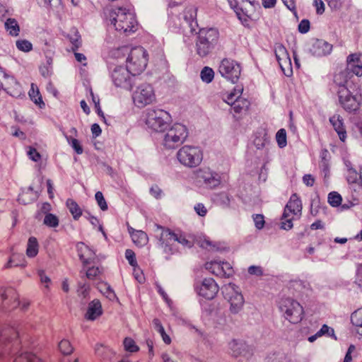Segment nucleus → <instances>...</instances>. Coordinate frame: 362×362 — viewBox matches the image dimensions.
I'll return each instance as SVG.
<instances>
[{
	"label": "nucleus",
	"mask_w": 362,
	"mask_h": 362,
	"mask_svg": "<svg viewBox=\"0 0 362 362\" xmlns=\"http://www.w3.org/2000/svg\"><path fill=\"white\" fill-rule=\"evenodd\" d=\"M327 334L328 336L334 337V329L329 327L327 325H323L320 329L317 331V335L322 337L325 334Z\"/></svg>",
	"instance_id": "052dcab7"
},
{
	"label": "nucleus",
	"mask_w": 362,
	"mask_h": 362,
	"mask_svg": "<svg viewBox=\"0 0 362 362\" xmlns=\"http://www.w3.org/2000/svg\"><path fill=\"white\" fill-rule=\"evenodd\" d=\"M218 286L212 278L204 279L200 286H196L195 290L199 296L206 300H212L218 291Z\"/></svg>",
	"instance_id": "2eb2a0df"
},
{
	"label": "nucleus",
	"mask_w": 362,
	"mask_h": 362,
	"mask_svg": "<svg viewBox=\"0 0 362 362\" xmlns=\"http://www.w3.org/2000/svg\"><path fill=\"white\" fill-rule=\"evenodd\" d=\"M348 74L351 72L357 76H362V62L357 54H351L346 59Z\"/></svg>",
	"instance_id": "4be33fe9"
},
{
	"label": "nucleus",
	"mask_w": 362,
	"mask_h": 362,
	"mask_svg": "<svg viewBox=\"0 0 362 362\" xmlns=\"http://www.w3.org/2000/svg\"><path fill=\"white\" fill-rule=\"evenodd\" d=\"M229 349L233 356H243L248 359L252 355V349L245 342L238 340H233L229 343Z\"/></svg>",
	"instance_id": "6ab92c4d"
},
{
	"label": "nucleus",
	"mask_w": 362,
	"mask_h": 362,
	"mask_svg": "<svg viewBox=\"0 0 362 362\" xmlns=\"http://www.w3.org/2000/svg\"><path fill=\"white\" fill-rule=\"evenodd\" d=\"M328 203L333 207H337L341 205L342 198L337 192H332L328 194Z\"/></svg>",
	"instance_id": "ea45409f"
},
{
	"label": "nucleus",
	"mask_w": 362,
	"mask_h": 362,
	"mask_svg": "<svg viewBox=\"0 0 362 362\" xmlns=\"http://www.w3.org/2000/svg\"><path fill=\"white\" fill-rule=\"evenodd\" d=\"M153 326L155 327V329L159 332L160 336L162 337V339L163 341L166 344H169L171 342V339L170 337L165 333V331L164 329V327H163L160 321L158 319H154L153 320Z\"/></svg>",
	"instance_id": "4c0bfd02"
},
{
	"label": "nucleus",
	"mask_w": 362,
	"mask_h": 362,
	"mask_svg": "<svg viewBox=\"0 0 362 362\" xmlns=\"http://www.w3.org/2000/svg\"><path fill=\"white\" fill-rule=\"evenodd\" d=\"M301 211V200L297 195V194H293L285 206L284 212L282 216V219L286 218L288 216V211L295 215H297L298 213H300Z\"/></svg>",
	"instance_id": "5701e85b"
},
{
	"label": "nucleus",
	"mask_w": 362,
	"mask_h": 362,
	"mask_svg": "<svg viewBox=\"0 0 362 362\" xmlns=\"http://www.w3.org/2000/svg\"><path fill=\"white\" fill-rule=\"evenodd\" d=\"M218 71L223 77L233 83H235L240 78L241 67L236 61L225 58L219 64Z\"/></svg>",
	"instance_id": "9b49d317"
},
{
	"label": "nucleus",
	"mask_w": 362,
	"mask_h": 362,
	"mask_svg": "<svg viewBox=\"0 0 362 362\" xmlns=\"http://www.w3.org/2000/svg\"><path fill=\"white\" fill-rule=\"evenodd\" d=\"M23 325L18 322L0 327V359L14 357L13 362H42L36 354L20 351L24 337Z\"/></svg>",
	"instance_id": "f257e3e1"
},
{
	"label": "nucleus",
	"mask_w": 362,
	"mask_h": 362,
	"mask_svg": "<svg viewBox=\"0 0 362 362\" xmlns=\"http://www.w3.org/2000/svg\"><path fill=\"white\" fill-rule=\"evenodd\" d=\"M5 28L12 36H18L20 32V27L15 18H9L5 22Z\"/></svg>",
	"instance_id": "72a5a7b5"
},
{
	"label": "nucleus",
	"mask_w": 362,
	"mask_h": 362,
	"mask_svg": "<svg viewBox=\"0 0 362 362\" xmlns=\"http://www.w3.org/2000/svg\"><path fill=\"white\" fill-rule=\"evenodd\" d=\"M153 231L156 233V238L158 240V247L168 256L175 254L177 250L175 242H177L188 248H191L193 246V243L187 240L182 233H175L168 228L154 223Z\"/></svg>",
	"instance_id": "7ed1b4c3"
},
{
	"label": "nucleus",
	"mask_w": 362,
	"mask_h": 362,
	"mask_svg": "<svg viewBox=\"0 0 362 362\" xmlns=\"http://www.w3.org/2000/svg\"><path fill=\"white\" fill-rule=\"evenodd\" d=\"M73 34L69 35V40L71 42L73 45V50H76L78 49V47L81 46V35H79L78 32L76 30H74L72 31Z\"/></svg>",
	"instance_id": "49530a36"
},
{
	"label": "nucleus",
	"mask_w": 362,
	"mask_h": 362,
	"mask_svg": "<svg viewBox=\"0 0 362 362\" xmlns=\"http://www.w3.org/2000/svg\"><path fill=\"white\" fill-rule=\"evenodd\" d=\"M202 316L204 317H210L215 313V306L213 303H210L207 301L200 300L199 301Z\"/></svg>",
	"instance_id": "e433bc0d"
},
{
	"label": "nucleus",
	"mask_w": 362,
	"mask_h": 362,
	"mask_svg": "<svg viewBox=\"0 0 362 362\" xmlns=\"http://www.w3.org/2000/svg\"><path fill=\"white\" fill-rule=\"evenodd\" d=\"M125 257L128 260L129 264L132 266L135 267L137 265V262L136 259V255L134 252L130 249H127L125 251Z\"/></svg>",
	"instance_id": "6e6d98bb"
},
{
	"label": "nucleus",
	"mask_w": 362,
	"mask_h": 362,
	"mask_svg": "<svg viewBox=\"0 0 362 362\" xmlns=\"http://www.w3.org/2000/svg\"><path fill=\"white\" fill-rule=\"evenodd\" d=\"M198 177L199 181L202 182L207 188L213 189L221 184V176L219 174L209 169L201 170Z\"/></svg>",
	"instance_id": "aec40b11"
},
{
	"label": "nucleus",
	"mask_w": 362,
	"mask_h": 362,
	"mask_svg": "<svg viewBox=\"0 0 362 362\" xmlns=\"http://www.w3.org/2000/svg\"><path fill=\"white\" fill-rule=\"evenodd\" d=\"M351 322L357 334L362 336V308L355 310L351 315Z\"/></svg>",
	"instance_id": "c756f323"
},
{
	"label": "nucleus",
	"mask_w": 362,
	"mask_h": 362,
	"mask_svg": "<svg viewBox=\"0 0 362 362\" xmlns=\"http://www.w3.org/2000/svg\"><path fill=\"white\" fill-rule=\"evenodd\" d=\"M111 78L117 87L126 90H130L132 87V76L127 66H116L111 73Z\"/></svg>",
	"instance_id": "ddd939ff"
},
{
	"label": "nucleus",
	"mask_w": 362,
	"mask_h": 362,
	"mask_svg": "<svg viewBox=\"0 0 362 362\" xmlns=\"http://www.w3.org/2000/svg\"><path fill=\"white\" fill-rule=\"evenodd\" d=\"M95 352L97 356L104 360L110 358L112 355L111 349L101 344L95 345Z\"/></svg>",
	"instance_id": "c9c22d12"
},
{
	"label": "nucleus",
	"mask_w": 362,
	"mask_h": 362,
	"mask_svg": "<svg viewBox=\"0 0 362 362\" xmlns=\"http://www.w3.org/2000/svg\"><path fill=\"white\" fill-rule=\"evenodd\" d=\"M346 180L349 183H356L358 182V173L354 168H350L348 169Z\"/></svg>",
	"instance_id": "5fc2aeb1"
},
{
	"label": "nucleus",
	"mask_w": 362,
	"mask_h": 362,
	"mask_svg": "<svg viewBox=\"0 0 362 362\" xmlns=\"http://www.w3.org/2000/svg\"><path fill=\"white\" fill-rule=\"evenodd\" d=\"M310 23L308 19H303L298 24V31L302 34L307 33L310 30Z\"/></svg>",
	"instance_id": "bf43d9fd"
},
{
	"label": "nucleus",
	"mask_w": 362,
	"mask_h": 362,
	"mask_svg": "<svg viewBox=\"0 0 362 362\" xmlns=\"http://www.w3.org/2000/svg\"><path fill=\"white\" fill-rule=\"evenodd\" d=\"M29 96L30 99L37 105H39L40 107L42 105L45 106V103L42 101V96L37 86L34 83L31 84V88L29 91Z\"/></svg>",
	"instance_id": "f704fd0d"
},
{
	"label": "nucleus",
	"mask_w": 362,
	"mask_h": 362,
	"mask_svg": "<svg viewBox=\"0 0 362 362\" xmlns=\"http://www.w3.org/2000/svg\"><path fill=\"white\" fill-rule=\"evenodd\" d=\"M200 77L203 82L209 83L214 78V71L211 68L204 66L201 71Z\"/></svg>",
	"instance_id": "58836bf2"
},
{
	"label": "nucleus",
	"mask_w": 362,
	"mask_h": 362,
	"mask_svg": "<svg viewBox=\"0 0 362 362\" xmlns=\"http://www.w3.org/2000/svg\"><path fill=\"white\" fill-rule=\"evenodd\" d=\"M101 271L99 267H92L88 268L86 273V276L88 279H93L96 277L99 274H100Z\"/></svg>",
	"instance_id": "e2e57ef3"
},
{
	"label": "nucleus",
	"mask_w": 362,
	"mask_h": 362,
	"mask_svg": "<svg viewBox=\"0 0 362 362\" xmlns=\"http://www.w3.org/2000/svg\"><path fill=\"white\" fill-rule=\"evenodd\" d=\"M248 273L252 275H256V276H262L263 274V271L261 267L259 266H250L248 268Z\"/></svg>",
	"instance_id": "774afa93"
},
{
	"label": "nucleus",
	"mask_w": 362,
	"mask_h": 362,
	"mask_svg": "<svg viewBox=\"0 0 362 362\" xmlns=\"http://www.w3.org/2000/svg\"><path fill=\"white\" fill-rule=\"evenodd\" d=\"M132 241L139 247L146 245L148 241V235L142 230H136L132 227L128 228Z\"/></svg>",
	"instance_id": "bb28decb"
},
{
	"label": "nucleus",
	"mask_w": 362,
	"mask_h": 362,
	"mask_svg": "<svg viewBox=\"0 0 362 362\" xmlns=\"http://www.w3.org/2000/svg\"><path fill=\"white\" fill-rule=\"evenodd\" d=\"M133 101L139 107H143L155 100L153 87L148 83H144L137 87L133 93Z\"/></svg>",
	"instance_id": "f8f14e48"
},
{
	"label": "nucleus",
	"mask_w": 362,
	"mask_h": 362,
	"mask_svg": "<svg viewBox=\"0 0 362 362\" xmlns=\"http://www.w3.org/2000/svg\"><path fill=\"white\" fill-rule=\"evenodd\" d=\"M184 23L189 31L197 34L195 40V51L197 54L204 58L209 55L218 43L219 32L216 28H204L199 29L197 21V8L194 6L187 7L183 13Z\"/></svg>",
	"instance_id": "f03ea898"
},
{
	"label": "nucleus",
	"mask_w": 362,
	"mask_h": 362,
	"mask_svg": "<svg viewBox=\"0 0 362 362\" xmlns=\"http://www.w3.org/2000/svg\"><path fill=\"white\" fill-rule=\"evenodd\" d=\"M124 349L129 352H136L139 350L138 346L135 341L131 338H125L124 340Z\"/></svg>",
	"instance_id": "864d4df0"
},
{
	"label": "nucleus",
	"mask_w": 362,
	"mask_h": 362,
	"mask_svg": "<svg viewBox=\"0 0 362 362\" xmlns=\"http://www.w3.org/2000/svg\"><path fill=\"white\" fill-rule=\"evenodd\" d=\"M274 53L276 60L286 76H289L292 74V69L291 68V63L285 47L281 44H276L274 48Z\"/></svg>",
	"instance_id": "dca6fc26"
},
{
	"label": "nucleus",
	"mask_w": 362,
	"mask_h": 362,
	"mask_svg": "<svg viewBox=\"0 0 362 362\" xmlns=\"http://www.w3.org/2000/svg\"><path fill=\"white\" fill-rule=\"evenodd\" d=\"M67 142L74 148L77 154H82L83 152V148L80 144L78 139L72 138L71 136L65 135Z\"/></svg>",
	"instance_id": "79ce46f5"
},
{
	"label": "nucleus",
	"mask_w": 362,
	"mask_h": 362,
	"mask_svg": "<svg viewBox=\"0 0 362 362\" xmlns=\"http://www.w3.org/2000/svg\"><path fill=\"white\" fill-rule=\"evenodd\" d=\"M231 199L232 197L226 192H221L214 197V202L223 208L229 207Z\"/></svg>",
	"instance_id": "473e14b6"
},
{
	"label": "nucleus",
	"mask_w": 362,
	"mask_h": 362,
	"mask_svg": "<svg viewBox=\"0 0 362 362\" xmlns=\"http://www.w3.org/2000/svg\"><path fill=\"white\" fill-rule=\"evenodd\" d=\"M234 11L235 12L236 16L238 18V19L241 21L242 24L244 26H248L249 17L247 15H246L243 12V10L241 8H240L239 6H236L234 8Z\"/></svg>",
	"instance_id": "3c124183"
},
{
	"label": "nucleus",
	"mask_w": 362,
	"mask_h": 362,
	"mask_svg": "<svg viewBox=\"0 0 362 362\" xmlns=\"http://www.w3.org/2000/svg\"><path fill=\"white\" fill-rule=\"evenodd\" d=\"M95 199L97 202L98 206L102 211H106L108 209L107 204L101 192L98 191L95 193Z\"/></svg>",
	"instance_id": "603ef678"
},
{
	"label": "nucleus",
	"mask_w": 362,
	"mask_h": 362,
	"mask_svg": "<svg viewBox=\"0 0 362 362\" xmlns=\"http://www.w3.org/2000/svg\"><path fill=\"white\" fill-rule=\"evenodd\" d=\"M147 52L142 47L132 49L127 59V67L132 76L140 74L146 67L148 62Z\"/></svg>",
	"instance_id": "6e6552de"
},
{
	"label": "nucleus",
	"mask_w": 362,
	"mask_h": 362,
	"mask_svg": "<svg viewBox=\"0 0 362 362\" xmlns=\"http://www.w3.org/2000/svg\"><path fill=\"white\" fill-rule=\"evenodd\" d=\"M29 158L33 161H37L40 158V154L37 151L35 148L30 147L28 151Z\"/></svg>",
	"instance_id": "338daca9"
},
{
	"label": "nucleus",
	"mask_w": 362,
	"mask_h": 362,
	"mask_svg": "<svg viewBox=\"0 0 362 362\" xmlns=\"http://www.w3.org/2000/svg\"><path fill=\"white\" fill-rule=\"evenodd\" d=\"M279 309L290 322L296 324L303 320L304 311L302 305L296 300L286 298L281 299Z\"/></svg>",
	"instance_id": "1a4fd4ad"
},
{
	"label": "nucleus",
	"mask_w": 362,
	"mask_h": 362,
	"mask_svg": "<svg viewBox=\"0 0 362 362\" xmlns=\"http://www.w3.org/2000/svg\"><path fill=\"white\" fill-rule=\"evenodd\" d=\"M33 191V187L32 186H30L26 192H23L18 197V202L21 204H28L32 202H33L35 199V197H29L27 198V195L29 194V192H32Z\"/></svg>",
	"instance_id": "09e8293b"
},
{
	"label": "nucleus",
	"mask_w": 362,
	"mask_h": 362,
	"mask_svg": "<svg viewBox=\"0 0 362 362\" xmlns=\"http://www.w3.org/2000/svg\"><path fill=\"white\" fill-rule=\"evenodd\" d=\"M194 209L196 213L200 216H205L207 213L205 206L202 203L197 204Z\"/></svg>",
	"instance_id": "69168bd1"
},
{
	"label": "nucleus",
	"mask_w": 362,
	"mask_h": 362,
	"mask_svg": "<svg viewBox=\"0 0 362 362\" xmlns=\"http://www.w3.org/2000/svg\"><path fill=\"white\" fill-rule=\"evenodd\" d=\"M66 207L76 221L78 220L82 216V209L78 204L72 199H68L66 202Z\"/></svg>",
	"instance_id": "7c9ffc66"
},
{
	"label": "nucleus",
	"mask_w": 362,
	"mask_h": 362,
	"mask_svg": "<svg viewBox=\"0 0 362 362\" xmlns=\"http://www.w3.org/2000/svg\"><path fill=\"white\" fill-rule=\"evenodd\" d=\"M329 122L337 132L341 141H344L346 132L344 127L343 119L339 115H334L329 118Z\"/></svg>",
	"instance_id": "a878e982"
},
{
	"label": "nucleus",
	"mask_w": 362,
	"mask_h": 362,
	"mask_svg": "<svg viewBox=\"0 0 362 362\" xmlns=\"http://www.w3.org/2000/svg\"><path fill=\"white\" fill-rule=\"evenodd\" d=\"M276 140L280 148H284L286 146V132L284 129H280L276 132Z\"/></svg>",
	"instance_id": "a18cd8bd"
},
{
	"label": "nucleus",
	"mask_w": 362,
	"mask_h": 362,
	"mask_svg": "<svg viewBox=\"0 0 362 362\" xmlns=\"http://www.w3.org/2000/svg\"><path fill=\"white\" fill-rule=\"evenodd\" d=\"M180 163L189 168L199 165L202 160V152L200 148L192 146H184L177 153Z\"/></svg>",
	"instance_id": "9d476101"
},
{
	"label": "nucleus",
	"mask_w": 362,
	"mask_h": 362,
	"mask_svg": "<svg viewBox=\"0 0 362 362\" xmlns=\"http://www.w3.org/2000/svg\"><path fill=\"white\" fill-rule=\"evenodd\" d=\"M255 227L260 230L263 228L264 226V219L262 214H256L253 216Z\"/></svg>",
	"instance_id": "680f3d73"
},
{
	"label": "nucleus",
	"mask_w": 362,
	"mask_h": 362,
	"mask_svg": "<svg viewBox=\"0 0 362 362\" xmlns=\"http://www.w3.org/2000/svg\"><path fill=\"white\" fill-rule=\"evenodd\" d=\"M163 144L167 148H175L182 144L188 136L187 127L180 124L175 123L161 134Z\"/></svg>",
	"instance_id": "423d86ee"
},
{
	"label": "nucleus",
	"mask_w": 362,
	"mask_h": 362,
	"mask_svg": "<svg viewBox=\"0 0 362 362\" xmlns=\"http://www.w3.org/2000/svg\"><path fill=\"white\" fill-rule=\"evenodd\" d=\"M223 277L229 278L233 274V269L230 264L227 262H221Z\"/></svg>",
	"instance_id": "13d9d810"
},
{
	"label": "nucleus",
	"mask_w": 362,
	"mask_h": 362,
	"mask_svg": "<svg viewBox=\"0 0 362 362\" xmlns=\"http://www.w3.org/2000/svg\"><path fill=\"white\" fill-rule=\"evenodd\" d=\"M242 91H243V88L241 89H239L238 90V92L236 91V90L235 89L234 92H231L230 93H229L228 95H227V98L225 100L226 103H227L228 104L232 105H233V103H235V99L238 97L240 98L241 93H242Z\"/></svg>",
	"instance_id": "4d7b16f0"
},
{
	"label": "nucleus",
	"mask_w": 362,
	"mask_h": 362,
	"mask_svg": "<svg viewBox=\"0 0 362 362\" xmlns=\"http://www.w3.org/2000/svg\"><path fill=\"white\" fill-rule=\"evenodd\" d=\"M339 100L344 109L348 112H355L359 107V103L356 96L351 93L348 88H343L339 91Z\"/></svg>",
	"instance_id": "f3484780"
},
{
	"label": "nucleus",
	"mask_w": 362,
	"mask_h": 362,
	"mask_svg": "<svg viewBox=\"0 0 362 362\" xmlns=\"http://www.w3.org/2000/svg\"><path fill=\"white\" fill-rule=\"evenodd\" d=\"M238 287L234 284H229L222 288L223 293L228 292L226 295L230 294L228 297L230 303V311L233 314L238 313L244 305V298L243 295L237 291ZM226 298V296H225Z\"/></svg>",
	"instance_id": "4468645a"
},
{
	"label": "nucleus",
	"mask_w": 362,
	"mask_h": 362,
	"mask_svg": "<svg viewBox=\"0 0 362 362\" xmlns=\"http://www.w3.org/2000/svg\"><path fill=\"white\" fill-rule=\"evenodd\" d=\"M327 4L332 10L337 11L341 8L343 0H329Z\"/></svg>",
	"instance_id": "0e129e2a"
},
{
	"label": "nucleus",
	"mask_w": 362,
	"mask_h": 362,
	"mask_svg": "<svg viewBox=\"0 0 362 362\" xmlns=\"http://www.w3.org/2000/svg\"><path fill=\"white\" fill-rule=\"evenodd\" d=\"M103 314L101 303L98 299H94L89 303L85 317L88 320L93 321Z\"/></svg>",
	"instance_id": "b1692460"
},
{
	"label": "nucleus",
	"mask_w": 362,
	"mask_h": 362,
	"mask_svg": "<svg viewBox=\"0 0 362 362\" xmlns=\"http://www.w3.org/2000/svg\"><path fill=\"white\" fill-rule=\"evenodd\" d=\"M267 362H293L291 357L284 354H274L269 356Z\"/></svg>",
	"instance_id": "37998d69"
},
{
	"label": "nucleus",
	"mask_w": 362,
	"mask_h": 362,
	"mask_svg": "<svg viewBox=\"0 0 362 362\" xmlns=\"http://www.w3.org/2000/svg\"><path fill=\"white\" fill-rule=\"evenodd\" d=\"M16 47L23 52H28L32 50L33 45L27 40H18L16 41Z\"/></svg>",
	"instance_id": "de8ad7c7"
},
{
	"label": "nucleus",
	"mask_w": 362,
	"mask_h": 362,
	"mask_svg": "<svg viewBox=\"0 0 362 362\" xmlns=\"http://www.w3.org/2000/svg\"><path fill=\"white\" fill-rule=\"evenodd\" d=\"M332 47V44L322 39H313L309 50L312 55L320 57L329 55Z\"/></svg>",
	"instance_id": "a211bd4d"
},
{
	"label": "nucleus",
	"mask_w": 362,
	"mask_h": 362,
	"mask_svg": "<svg viewBox=\"0 0 362 362\" xmlns=\"http://www.w3.org/2000/svg\"><path fill=\"white\" fill-rule=\"evenodd\" d=\"M39 245L36 238L30 237L28 240L26 255L29 257H34L38 253Z\"/></svg>",
	"instance_id": "2f4dec72"
},
{
	"label": "nucleus",
	"mask_w": 362,
	"mask_h": 362,
	"mask_svg": "<svg viewBox=\"0 0 362 362\" xmlns=\"http://www.w3.org/2000/svg\"><path fill=\"white\" fill-rule=\"evenodd\" d=\"M59 349L64 355H69L74 350L71 343L66 339H63L59 343Z\"/></svg>",
	"instance_id": "c03bdc74"
},
{
	"label": "nucleus",
	"mask_w": 362,
	"mask_h": 362,
	"mask_svg": "<svg viewBox=\"0 0 362 362\" xmlns=\"http://www.w3.org/2000/svg\"><path fill=\"white\" fill-rule=\"evenodd\" d=\"M348 73L347 71H340L334 76V83L332 89L337 93L342 90L343 88H348Z\"/></svg>",
	"instance_id": "393cba45"
},
{
	"label": "nucleus",
	"mask_w": 362,
	"mask_h": 362,
	"mask_svg": "<svg viewBox=\"0 0 362 362\" xmlns=\"http://www.w3.org/2000/svg\"><path fill=\"white\" fill-rule=\"evenodd\" d=\"M320 208V197L317 195L315 198L312 199L310 203V212L313 216H316L319 213Z\"/></svg>",
	"instance_id": "8fccbe9b"
},
{
	"label": "nucleus",
	"mask_w": 362,
	"mask_h": 362,
	"mask_svg": "<svg viewBox=\"0 0 362 362\" xmlns=\"http://www.w3.org/2000/svg\"><path fill=\"white\" fill-rule=\"evenodd\" d=\"M76 250L79 259L84 266H87L91 263H94L96 259L95 252L90 248L88 245L82 242H79L76 245Z\"/></svg>",
	"instance_id": "412c9836"
},
{
	"label": "nucleus",
	"mask_w": 362,
	"mask_h": 362,
	"mask_svg": "<svg viewBox=\"0 0 362 362\" xmlns=\"http://www.w3.org/2000/svg\"><path fill=\"white\" fill-rule=\"evenodd\" d=\"M43 223L48 227L56 228L59 226V218L56 215L47 213L45 216Z\"/></svg>",
	"instance_id": "a19ab883"
},
{
	"label": "nucleus",
	"mask_w": 362,
	"mask_h": 362,
	"mask_svg": "<svg viewBox=\"0 0 362 362\" xmlns=\"http://www.w3.org/2000/svg\"><path fill=\"white\" fill-rule=\"evenodd\" d=\"M25 267V257L23 254L12 253L4 269H10L11 267Z\"/></svg>",
	"instance_id": "cd10ccee"
},
{
	"label": "nucleus",
	"mask_w": 362,
	"mask_h": 362,
	"mask_svg": "<svg viewBox=\"0 0 362 362\" xmlns=\"http://www.w3.org/2000/svg\"><path fill=\"white\" fill-rule=\"evenodd\" d=\"M171 122V115L164 110L150 108L146 111L145 123L153 132L164 133Z\"/></svg>",
	"instance_id": "39448f33"
},
{
	"label": "nucleus",
	"mask_w": 362,
	"mask_h": 362,
	"mask_svg": "<svg viewBox=\"0 0 362 362\" xmlns=\"http://www.w3.org/2000/svg\"><path fill=\"white\" fill-rule=\"evenodd\" d=\"M205 269L216 276L223 277L221 261L213 260L205 264Z\"/></svg>",
	"instance_id": "c85d7f7f"
},
{
	"label": "nucleus",
	"mask_w": 362,
	"mask_h": 362,
	"mask_svg": "<svg viewBox=\"0 0 362 362\" xmlns=\"http://www.w3.org/2000/svg\"><path fill=\"white\" fill-rule=\"evenodd\" d=\"M109 19L111 25L118 32L129 35L136 30L137 21L135 16L125 8L117 7L111 10Z\"/></svg>",
	"instance_id": "20e7f679"
},
{
	"label": "nucleus",
	"mask_w": 362,
	"mask_h": 362,
	"mask_svg": "<svg viewBox=\"0 0 362 362\" xmlns=\"http://www.w3.org/2000/svg\"><path fill=\"white\" fill-rule=\"evenodd\" d=\"M21 305L19 295L13 288H0V310L10 311ZM30 305L28 300H23L21 309L23 311L27 310Z\"/></svg>",
	"instance_id": "0eeeda50"
}]
</instances>
